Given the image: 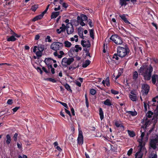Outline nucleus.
<instances>
[{
  "instance_id": "f257e3e1",
  "label": "nucleus",
  "mask_w": 158,
  "mask_h": 158,
  "mask_svg": "<svg viewBox=\"0 0 158 158\" xmlns=\"http://www.w3.org/2000/svg\"><path fill=\"white\" fill-rule=\"evenodd\" d=\"M117 53H115L113 55L112 58L115 59L116 60H118V56L120 57H123L129 55L130 50L127 45H125V47L118 46L117 48Z\"/></svg>"
},
{
  "instance_id": "f03ea898",
  "label": "nucleus",
  "mask_w": 158,
  "mask_h": 158,
  "mask_svg": "<svg viewBox=\"0 0 158 158\" xmlns=\"http://www.w3.org/2000/svg\"><path fill=\"white\" fill-rule=\"evenodd\" d=\"M153 71L152 67L150 65L147 68L145 65H142L138 70L139 73H143L144 79L147 81L150 80L151 77L152 73Z\"/></svg>"
},
{
  "instance_id": "7ed1b4c3",
  "label": "nucleus",
  "mask_w": 158,
  "mask_h": 158,
  "mask_svg": "<svg viewBox=\"0 0 158 158\" xmlns=\"http://www.w3.org/2000/svg\"><path fill=\"white\" fill-rule=\"evenodd\" d=\"M145 128L143 126H142L141 128L140 132L141 133V134L140 137V138H139L137 139V141L139 143V146H145L146 142L144 141V137L145 135Z\"/></svg>"
},
{
  "instance_id": "20e7f679",
  "label": "nucleus",
  "mask_w": 158,
  "mask_h": 158,
  "mask_svg": "<svg viewBox=\"0 0 158 158\" xmlns=\"http://www.w3.org/2000/svg\"><path fill=\"white\" fill-rule=\"evenodd\" d=\"M110 39L117 45L121 44L123 42L122 38L117 34L112 35L110 38Z\"/></svg>"
},
{
  "instance_id": "39448f33",
  "label": "nucleus",
  "mask_w": 158,
  "mask_h": 158,
  "mask_svg": "<svg viewBox=\"0 0 158 158\" xmlns=\"http://www.w3.org/2000/svg\"><path fill=\"white\" fill-rule=\"evenodd\" d=\"M138 147L139 148L138 151L135 154V158H142L143 153V152L145 151L146 153L147 151L146 150L145 146L138 145Z\"/></svg>"
},
{
  "instance_id": "423d86ee",
  "label": "nucleus",
  "mask_w": 158,
  "mask_h": 158,
  "mask_svg": "<svg viewBox=\"0 0 158 158\" xmlns=\"http://www.w3.org/2000/svg\"><path fill=\"white\" fill-rule=\"evenodd\" d=\"M63 47V44L62 43L55 42L52 43L50 45V48L54 51H57L58 50L61 49Z\"/></svg>"
},
{
  "instance_id": "0eeeda50",
  "label": "nucleus",
  "mask_w": 158,
  "mask_h": 158,
  "mask_svg": "<svg viewBox=\"0 0 158 158\" xmlns=\"http://www.w3.org/2000/svg\"><path fill=\"white\" fill-rule=\"evenodd\" d=\"M74 60L73 58H67L66 57L64 58L62 60L61 64L64 67H66L68 65L70 64Z\"/></svg>"
},
{
  "instance_id": "6e6552de",
  "label": "nucleus",
  "mask_w": 158,
  "mask_h": 158,
  "mask_svg": "<svg viewBox=\"0 0 158 158\" xmlns=\"http://www.w3.org/2000/svg\"><path fill=\"white\" fill-rule=\"evenodd\" d=\"M88 42V44H85V43H86V41L85 40H82L81 42V44L83 47H87V48H85L84 49V50L85 52L86 53H88L89 52V48L88 49V48L90 47L91 46V44L89 40L87 41Z\"/></svg>"
},
{
  "instance_id": "1a4fd4ad",
  "label": "nucleus",
  "mask_w": 158,
  "mask_h": 158,
  "mask_svg": "<svg viewBox=\"0 0 158 158\" xmlns=\"http://www.w3.org/2000/svg\"><path fill=\"white\" fill-rule=\"evenodd\" d=\"M77 141V143L79 145H82L83 143V136L82 135V132L81 130H79V133Z\"/></svg>"
},
{
  "instance_id": "9d476101",
  "label": "nucleus",
  "mask_w": 158,
  "mask_h": 158,
  "mask_svg": "<svg viewBox=\"0 0 158 158\" xmlns=\"http://www.w3.org/2000/svg\"><path fill=\"white\" fill-rule=\"evenodd\" d=\"M142 89L143 94L147 95L149 92L150 86L148 84H143L142 85Z\"/></svg>"
},
{
  "instance_id": "9b49d317",
  "label": "nucleus",
  "mask_w": 158,
  "mask_h": 158,
  "mask_svg": "<svg viewBox=\"0 0 158 158\" xmlns=\"http://www.w3.org/2000/svg\"><path fill=\"white\" fill-rule=\"evenodd\" d=\"M66 29L68 34L69 35L72 34L74 31V28L72 24H67Z\"/></svg>"
},
{
  "instance_id": "f8f14e48",
  "label": "nucleus",
  "mask_w": 158,
  "mask_h": 158,
  "mask_svg": "<svg viewBox=\"0 0 158 158\" xmlns=\"http://www.w3.org/2000/svg\"><path fill=\"white\" fill-rule=\"evenodd\" d=\"M158 143V139H152L149 143L150 146L153 149L156 148V144Z\"/></svg>"
},
{
  "instance_id": "ddd939ff",
  "label": "nucleus",
  "mask_w": 158,
  "mask_h": 158,
  "mask_svg": "<svg viewBox=\"0 0 158 158\" xmlns=\"http://www.w3.org/2000/svg\"><path fill=\"white\" fill-rule=\"evenodd\" d=\"M115 125L117 127H120L122 130H124V127L122 123H120L118 121H116L115 123Z\"/></svg>"
},
{
  "instance_id": "4468645a",
  "label": "nucleus",
  "mask_w": 158,
  "mask_h": 158,
  "mask_svg": "<svg viewBox=\"0 0 158 158\" xmlns=\"http://www.w3.org/2000/svg\"><path fill=\"white\" fill-rule=\"evenodd\" d=\"M119 16L126 23L128 24H130V23L127 20L125 14H123L122 15H119Z\"/></svg>"
},
{
  "instance_id": "2eb2a0df",
  "label": "nucleus",
  "mask_w": 158,
  "mask_h": 158,
  "mask_svg": "<svg viewBox=\"0 0 158 158\" xmlns=\"http://www.w3.org/2000/svg\"><path fill=\"white\" fill-rule=\"evenodd\" d=\"M60 12H53L52 13L51 17L52 19H55L59 15Z\"/></svg>"
},
{
  "instance_id": "dca6fc26",
  "label": "nucleus",
  "mask_w": 158,
  "mask_h": 158,
  "mask_svg": "<svg viewBox=\"0 0 158 158\" xmlns=\"http://www.w3.org/2000/svg\"><path fill=\"white\" fill-rule=\"evenodd\" d=\"M127 2H129V0H119V4L121 6H125L127 4Z\"/></svg>"
},
{
  "instance_id": "f3484780",
  "label": "nucleus",
  "mask_w": 158,
  "mask_h": 158,
  "mask_svg": "<svg viewBox=\"0 0 158 158\" xmlns=\"http://www.w3.org/2000/svg\"><path fill=\"white\" fill-rule=\"evenodd\" d=\"M52 58H48L45 59L44 61L46 65L51 64L52 63Z\"/></svg>"
},
{
  "instance_id": "a211bd4d",
  "label": "nucleus",
  "mask_w": 158,
  "mask_h": 158,
  "mask_svg": "<svg viewBox=\"0 0 158 158\" xmlns=\"http://www.w3.org/2000/svg\"><path fill=\"white\" fill-rule=\"evenodd\" d=\"M66 29L64 27H60V29H56V32L58 34H60L61 32H64L65 31Z\"/></svg>"
},
{
  "instance_id": "6ab92c4d",
  "label": "nucleus",
  "mask_w": 158,
  "mask_h": 158,
  "mask_svg": "<svg viewBox=\"0 0 158 158\" xmlns=\"http://www.w3.org/2000/svg\"><path fill=\"white\" fill-rule=\"evenodd\" d=\"M99 114L100 117V118L102 120L104 118V113L102 108H100L99 109Z\"/></svg>"
},
{
  "instance_id": "aec40b11",
  "label": "nucleus",
  "mask_w": 158,
  "mask_h": 158,
  "mask_svg": "<svg viewBox=\"0 0 158 158\" xmlns=\"http://www.w3.org/2000/svg\"><path fill=\"white\" fill-rule=\"evenodd\" d=\"M43 17L41 14L37 15L35 17L32 19V21L34 22L38 20H40L42 19Z\"/></svg>"
},
{
  "instance_id": "412c9836",
  "label": "nucleus",
  "mask_w": 158,
  "mask_h": 158,
  "mask_svg": "<svg viewBox=\"0 0 158 158\" xmlns=\"http://www.w3.org/2000/svg\"><path fill=\"white\" fill-rule=\"evenodd\" d=\"M103 103L105 105L107 106H110L112 105L111 102L110 100L109 99H107L106 100L103 101Z\"/></svg>"
},
{
  "instance_id": "4be33fe9",
  "label": "nucleus",
  "mask_w": 158,
  "mask_h": 158,
  "mask_svg": "<svg viewBox=\"0 0 158 158\" xmlns=\"http://www.w3.org/2000/svg\"><path fill=\"white\" fill-rule=\"evenodd\" d=\"M44 45L41 44H39L38 46V50L41 52H43L44 50Z\"/></svg>"
},
{
  "instance_id": "5701e85b",
  "label": "nucleus",
  "mask_w": 158,
  "mask_h": 158,
  "mask_svg": "<svg viewBox=\"0 0 158 158\" xmlns=\"http://www.w3.org/2000/svg\"><path fill=\"white\" fill-rule=\"evenodd\" d=\"M90 61L89 60H86L82 64V67L83 68H86L89 65L90 63Z\"/></svg>"
},
{
  "instance_id": "b1692460",
  "label": "nucleus",
  "mask_w": 158,
  "mask_h": 158,
  "mask_svg": "<svg viewBox=\"0 0 158 158\" xmlns=\"http://www.w3.org/2000/svg\"><path fill=\"white\" fill-rule=\"evenodd\" d=\"M6 143L7 145H9L11 142V137L9 134L6 135Z\"/></svg>"
},
{
  "instance_id": "393cba45",
  "label": "nucleus",
  "mask_w": 158,
  "mask_h": 158,
  "mask_svg": "<svg viewBox=\"0 0 158 158\" xmlns=\"http://www.w3.org/2000/svg\"><path fill=\"white\" fill-rule=\"evenodd\" d=\"M156 75H157L156 74H154L152 77V81L154 85L155 84L156 80H157V77L156 76Z\"/></svg>"
},
{
  "instance_id": "a878e982",
  "label": "nucleus",
  "mask_w": 158,
  "mask_h": 158,
  "mask_svg": "<svg viewBox=\"0 0 158 158\" xmlns=\"http://www.w3.org/2000/svg\"><path fill=\"white\" fill-rule=\"evenodd\" d=\"M127 113H128V114H131L132 116H136L137 113V112L135 111H129L127 112Z\"/></svg>"
},
{
  "instance_id": "bb28decb",
  "label": "nucleus",
  "mask_w": 158,
  "mask_h": 158,
  "mask_svg": "<svg viewBox=\"0 0 158 158\" xmlns=\"http://www.w3.org/2000/svg\"><path fill=\"white\" fill-rule=\"evenodd\" d=\"M16 38L13 35H12L7 38V40L8 41H14L16 40Z\"/></svg>"
},
{
  "instance_id": "cd10ccee",
  "label": "nucleus",
  "mask_w": 158,
  "mask_h": 158,
  "mask_svg": "<svg viewBox=\"0 0 158 158\" xmlns=\"http://www.w3.org/2000/svg\"><path fill=\"white\" fill-rule=\"evenodd\" d=\"M138 77V74L136 71H135L133 73V79L135 80H136Z\"/></svg>"
},
{
  "instance_id": "c85d7f7f",
  "label": "nucleus",
  "mask_w": 158,
  "mask_h": 158,
  "mask_svg": "<svg viewBox=\"0 0 158 158\" xmlns=\"http://www.w3.org/2000/svg\"><path fill=\"white\" fill-rule=\"evenodd\" d=\"M38 8V5L37 4H35L31 6V10L32 11L35 12V11Z\"/></svg>"
},
{
  "instance_id": "c756f323",
  "label": "nucleus",
  "mask_w": 158,
  "mask_h": 158,
  "mask_svg": "<svg viewBox=\"0 0 158 158\" xmlns=\"http://www.w3.org/2000/svg\"><path fill=\"white\" fill-rule=\"evenodd\" d=\"M64 44L65 46L67 48L70 47L72 45L71 43L68 41H64Z\"/></svg>"
},
{
  "instance_id": "7c9ffc66",
  "label": "nucleus",
  "mask_w": 158,
  "mask_h": 158,
  "mask_svg": "<svg viewBox=\"0 0 158 158\" xmlns=\"http://www.w3.org/2000/svg\"><path fill=\"white\" fill-rule=\"evenodd\" d=\"M127 132L129 135L131 137H133L135 135V132L133 131L128 130Z\"/></svg>"
},
{
  "instance_id": "2f4dec72",
  "label": "nucleus",
  "mask_w": 158,
  "mask_h": 158,
  "mask_svg": "<svg viewBox=\"0 0 158 158\" xmlns=\"http://www.w3.org/2000/svg\"><path fill=\"white\" fill-rule=\"evenodd\" d=\"M45 80L48 81H49L53 83H56L57 81L55 79L52 78H46L45 79Z\"/></svg>"
},
{
  "instance_id": "473e14b6",
  "label": "nucleus",
  "mask_w": 158,
  "mask_h": 158,
  "mask_svg": "<svg viewBox=\"0 0 158 158\" xmlns=\"http://www.w3.org/2000/svg\"><path fill=\"white\" fill-rule=\"evenodd\" d=\"M129 97L131 100L133 101H136V96L135 95H130Z\"/></svg>"
},
{
  "instance_id": "72a5a7b5",
  "label": "nucleus",
  "mask_w": 158,
  "mask_h": 158,
  "mask_svg": "<svg viewBox=\"0 0 158 158\" xmlns=\"http://www.w3.org/2000/svg\"><path fill=\"white\" fill-rule=\"evenodd\" d=\"M89 34L90 37L93 39H94V30L93 29H90L89 30Z\"/></svg>"
},
{
  "instance_id": "f704fd0d",
  "label": "nucleus",
  "mask_w": 158,
  "mask_h": 158,
  "mask_svg": "<svg viewBox=\"0 0 158 158\" xmlns=\"http://www.w3.org/2000/svg\"><path fill=\"white\" fill-rule=\"evenodd\" d=\"M81 16L82 20L85 21L88 20V17L86 15L82 14L81 15Z\"/></svg>"
},
{
  "instance_id": "c9c22d12",
  "label": "nucleus",
  "mask_w": 158,
  "mask_h": 158,
  "mask_svg": "<svg viewBox=\"0 0 158 158\" xmlns=\"http://www.w3.org/2000/svg\"><path fill=\"white\" fill-rule=\"evenodd\" d=\"M64 87L65 88L69 91H70L71 92L72 91V90L71 89L69 85L67 83H66L64 85Z\"/></svg>"
},
{
  "instance_id": "e433bc0d",
  "label": "nucleus",
  "mask_w": 158,
  "mask_h": 158,
  "mask_svg": "<svg viewBox=\"0 0 158 158\" xmlns=\"http://www.w3.org/2000/svg\"><path fill=\"white\" fill-rule=\"evenodd\" d=\"M85 104L86 105V106L87 108H88L89 106V104L88 98L87 97V94H85Z\"/></svg>"
},
{
  "instance_id": "4c0bfd02",
  "label": "nucleus",
  "mask_w": 158,
  "mask_h": 158,
  "mask_svg": "<svg viewBox=\"0 0 158 158\" xmlns=\"http://www.w3.org/2000/svg\"><path fill=\"white\" fill-rule=\"evenodd\" d=\"M153 114V112H152L151 111L149 110L148 111L146 115L147 117L150 118L152 117V116Z\"/></svg>"
},
{
  "instance_id": "58836bf2",
  "label": "nucleus",
  "mask_w": 158,
  "mask_h": 158,
  "mask_svg": "<svg viewBox=\"0 0 158 158\" xmlns=\"http://www.w3.org/2000/svg\"><path fill=\"white\" fill-rule=\"evenodd\" d=\"M106 82V85L107 86H110V80L109 77H107L105 81Z\"/></svg>"
},
{
  "instance_id": "ea45409f",
  "label": "nucleus",
  "mask_w": 158,
  "mask_h": 158,
  "mask_svg": "<svg viewBox=\"0 0 158 158\" xmlns=\"http://www.w3.org/2000/svg\"><path fill=\"white\" fill-rule=\"evenodd\" d=\"M75 48V47H72L70 49L69 52L72 54H73L75 51L76 52H78V50L77 49H76Z\"/></svg>"
},
{
  "instance_id": "a19ab883",
  "label": "nucleus",
  "mask_w": 158,
  "mask_h": 158,
  "mask_svg": "<svg viewBox=\"0 0 158 158\" xmlns=\"http://www.w3.org/2000/svg\"><path fill=\"white\" fill-rule=\"evenodd\" d=\"M111 93L114 95L118 94L119 93V92L118 91L115 90L113 89H111L110 90Z\"/></svg>"
},
{
  "instance_id": "79ce46f5",
  "label": "nucleus",
  "mask_w": 158,
  "mask_h": 158,
  "mask_svg": "<svg viewBox=\"0 0 158 158\" xmlns=\"http://www.w3.org/2000/svg\"><path fill=\"white\" fill-rule=\"evenodd\" d=\"M78 34L81 38H82V39H84V36L83 35V33L82 31H79Z\"/></svg>"
},
{
  "instance_id": "37998d69",
  "label": "nucleus",
  "mask_w": 158,
  "mask_h": 158,
  "mask_svg": "<svg viewBox=\"0 0 158 158\" xmlns=\"http://www.w3.org/2000/svg\"><path fill=\"white\" fill-rule=\"evenodd\" d=\"M90 93L91 94L94 95L96 93V91L94 89H91L90 90Z\"/></svg>"
},
{
  "instance_id": "c03bdc74",
  "label": "nucleus",
  "mask_w": 158,
  "mask_h": 158,
  "mask_svg": "<svg viewBox=\"0 0 158 158\" xmlns=\"http://www.w3.org/2000/svg\"><path fill=\"white\" fill-rule=\"evenodd\" d=\"M45 42H51L52 41V40L51 39V37L49 35H48L45 39Z\"/></svg>"
},
{
  "instance_id": "a18cd8bd",
  "label": "nucleus",
  "mask_w": 158,
  "mask_h": 158,
  "mask_svg": "<svg viewBox=\"0 0 158 158\" xmlns=\"http://www.w3.org/2000/svg\"><path fill=\"white\" fill-rule=\"evenodd\" d=\"M42 52L39 51H37L35 53L37 57H41L42 56Z\"/></svg>"
},
{
  "instance_id": "49530a36",
  "label": "nucleus",
  "mask_w": 158,
  "mask_h": 158,
  "mask_svg": "<svg viewBox=\"0 0 158 158\" xmlns=\"http://www.w3.org/2000/svg\"><path fill=\"white\" fill-rule=\"evenodd\" d=\"M59 103L61 104L62 106H64L66 109H68L69 107L66 103L62 102H59Z\"/></svg>"
},
{
  "instance_id": "de8ad7c7",
  "label": "nucleus",
  "mask_w": 158,
  "mask_h": 158,
  "mask_svg": "<svg viewBox=\"0 0 158 158\" xmlns=\"http://www.w3.org/2000/svg\"><path fill=\"white\" fill-rule=\"evenodd\" d=\"M133 151V149L132 148H131L128 151L127 154L128 156H130L131 154L132 153Z\"/></svg>"
},
{
  "instance_id": "09e8293b",
  "label": "nucleus",
  "mask_w": 158,
  "mask_h": 158,
  "mask_svg": "<svg viewBox=\"0 0 158 158\" xmlns=\"http://www.w3.org/2000/svg\"><path fill=\"white\" fill-rule=\"evenodd\" d=\"M42 70L46 73V74H48L50 73L49 71H48L44 67H43Z\"/></svg>"
},
{
  "instance_id": "8fccbe9b",
  "label": "nucleus",
  "mask_w": 158,
  "mask_h": 158,
  "mask_svg": "<svg viewBox=\"0 0 158 158\" xmlns=\"http://www.w3.org/2000/svg\"><path fill=\"white\" fill-rule=\"evenodd\" d=\"M152 101L154 102H156L157 101V102L158 103V96H157L153 98L152 99Z\"/></svg>"
},
{
  "instance_id": "3c124183",
  "label": "nucleus",
  "mask_w": 158,
  "mask_h": 158,
  "mask_svg": "<svg viewBox=\"0 0 158 158\" xmlns=\"http://www.w3.org/2000/svg\"><path fill=\"white\" fill-rule=\"evenodd\" d=\"M75 48H76V49H77L78 51L79 50L81 51L82 49V48L81 47H79V45H76L75 46Z\"/></svg>"
},
{
  "instance_id": "603ef678",
  "label": "nucleus",
  "mask_w": 158,
  "mask_h": 158,
  "mask_svg": "<svg viewBox=\"0 0 158 158\" xmlns=\"http://www.w3.org/2000/svg\"><path fill=\"white\" fill-rule=\"evenodd\" d=\"M64 110L65 112L68 114L70 117H71V114L70 111L67 110L66 108L64 109Z\"/></svg>"
},
{
  "instance_id": "864d4df0",
  "label": "nucleus",
  "mask_w": 158,
  "mask_h": 158,
  "mask_svg": "<svg viewBox=\"0 0 158 158\" xmlns=\"http://www.w3.org/2000/svg\"><path fill=\"white\" fill-rule=\"evenodd\" d=\"M149 158H157V155L156 154H152L151 155V156Z\"/></svg>"
},
{
  "instance_id": "5fc2aeb1",
  "label": "nucleus",
  "mask_w": 158,
  "mask_h": 158,
  "mask_svg": "<svg viewBox=\"0 0 158 158\" xmlns=\"http://www.w3.org/2000/svg\"><path fill=\"white\" fill-rule=\"evenodd\" d=\"M13 103V100L11 99H8L7 102V103L9 105H11Z\"/></svg>"
},
{
  "instance_id": "6e6d98bb",
  "label": "nucleus",
  "mask_w": 158,
  "mask_h": 158,
  "mask_svg": "<svg viewBox=\"0 0 158 158\" xmlns=\"http://www.w3.org/2000/svg\"><path fill=\"white\" fill-rule=\"evenodd\" d=\"M18 135V134L17 133H15L13 136L14 140L15 141H16L17 139V137Z\"/></svg>"
},
{
  "instance_id": "4d7b16f0",
  "label": "nucleus",
  "mask_w": 158,
  "mask_h": 158,
  "mask_svg": "<svg viewBox=\"0 0 158 158\" xmlns=\"http://www.w3.org/2000/svg\"><path fill=\"white\" fill-rule=\"evenodd\" d=\"M75 83L77 86L79 87H81V83L77 81H76Z\"/></svg>"
},
{
  "instance_id": "13d9d810",
  "label": "nucleus",
  "mask_w": 158,
  "mask_h": 158,
  "mask_svg": "<svg viewBox=\"0 0 158 158\" xmlns=\"http://www.w3.org/2000/svg\"><path fill=\"white\" fill-rule=\"evenodd\" d=\"M20 108V107H16L12 109L14 112H15Z\"/></svg>"
},
{
  "instance_id": "bf43d9fd",
  "label": "nucleus",
  "mask_w": 158,
  "mask_h": 158,
  "mask_svg": "<svg viewBox=\"0 0 158 158\" xmlns=\"http://www.w3.org/2000/svg\"><path fill=\"white\" fill-rule=\"evenodd\" d=\"M152 60L155 62V63L158 64V59L155 58V57L152 58Z\"/></svg>"
},
{
  "instance_id": "052dcab7",
  "label": "nucleus",
  "mask_w": 158,
  "mask_h": 158,
  "mask_svg": "<svg viewBox=\"0 0 158 158\" xmlns=\"http://www.w3.org/2000/svg\"><path fill=\"white\" fill-rule=\"evenodd\" d=\"M62 6L63 7L65 8H67V7H68V4L65 2H64V3H62Z\"/></svg>"
},
{
  "instance_id": "680f3d73",
  "label": "nucleus",
  "mask_w": 158,
  "mask_h": 158,
  "mask_svg": "<svg viewBox=\"0 0 158 158\" xmlns=\"http://www.w3.org/2000/svg\"><path fill=\"white\" fill-rule=\"evenodd\" d=\"M82 26H85V23L84 22H83V21L82 20L80 21V22L79 23Z\"/></svg>"
},
{
  "instance_id": "e2e57ef3",
  "label": "nucleus",
  "mask_w": 158,
  "mask_h": 158,
  "mask_svg": "<svg viewBox=\"0 0 158 158\" xmlns=\"http://www.w3.org/2000/svg\"><path fill=\"white\" fill-rule=\"evenodd\" d=\"M40 38V35H39V34L36 35L35 36V40H38Z\"/></svg>"
},
{
  "instance_id": "0e129e2a",
  "label": "nucleus",
  "mask_w": 158,
  "mask_h": 158,
  "mask_svg": "<svg viewBox=\"0 0 158 158\" xmlns=\"http://www.w3.org/2000/svg\"><path fill=\"white\" fill-rule=\"evenodd\" d=\"M71 110L73 115L74 116L75 115L74 113V110L73 107H72L71 108Z\"/></svg>"
},
{
  "instance_id": "69168bd1",
  "label": "nucleus",
  "mask_w": 158,
  "mask_h": 158,
  "mask_svg": "<svg viewBox=\"0 0 158 158\" xmlns=\"http://www.w3.org/2000/svg\"><path fill=\"white\" fill-rule=\"evenodd\" d=\"M144 107L145 109V112L147 111V105L146 102H144Z\"/></svg>"
},
{
  "instance_id": "338daca9",
  "label": "nucleus",
  "mask_w": 158,
  "mask_h": 158,
  "mask_svg": "<svg viewBox=\"0 0 158 158\" xmlns=\"http://www.w3.org/2000/svg\"><path fill=\"white\" fill-rule=\"evenodd\" d=\"M77 21H78V23H79L80 22V21H81L82 20L81 16H78L77 17Z\"/></svg>"
},
{
  "instance_id": "774afa93",
  "label": "nucleus",
  "mask_w": 158,
  "mask_h": 158,
  "mask_svg": "<svg viewBox=\"0 0 158 158\" xmlns=\"http://www.w3.org/2000/svg\"><path fill=\"white\" fill-rule=\"evenodd\" d=\"M47 66H48V68L49 69H51L53 68L52 64H47Z\"/></svg>"
}]
</instances>
